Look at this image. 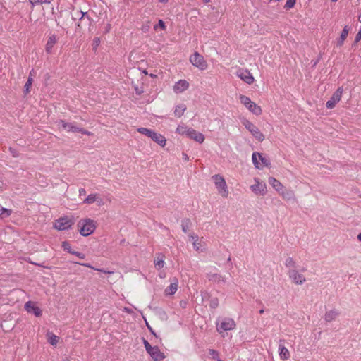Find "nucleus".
I'll return each mask as SVG.
<instances>
[{
	"instance_id": "29",
	"label": "nucleus",
	"mask_w": 361,
	"mask_h": 361,
	"mask_svg": "<svg viewBox=\"0 0 361 361\" xmlns=\"http://www.w3.org/2000/svg\"><path fill=\"white\" fill-rule=\"evenodd\" d=\"M186 110V106L185 104H180L176 106L175 111H174V115L176 117H180L184 114L185 111Z\"/></svg>"
},
{
	"instance_id": "3",
	"label": "nucleus",
	"mask_w": 361,
	"mask_h": 361,
	"mask_svg": "<svg viewBox=\"0 0 361 361\" xmlns=\"http://www.w3.org/2000/svg\"><path fill=\"white\" fill-rule=\"evenodd\" d=\"M212 179L214 181V184L219 194L224 197H227L228 195V190L227 184L223 176L219 174H216L212 176Z\"/></svg>"
},
{
	"instance_id": "62",
	"label": "nucleus",
	"mask_w": 361,
	"mask_h": 361,
	"mask_svg": "<svg viewBox=\"0 0 361 361\" xmlns=\"http://www.w3.org/2000/svg\"><path fill=\"white\" fill-rule=\"evenodd\" d=\"M332 2H336L338 0H331Z\"/></svg>"
},
{
	"instance_id": "33",
	"label": "nucleus",
	"mask_w": 361,
	"mask_h": 361,
	"mask_svg": "<svg viewBox=\"0 0 361 361\" xmlns=\"http://www.w3.org/2000/svg\"><path fill=\"white\" fill-rule=\"evenodd\" d=\"M137 131L141 133V134H143L145 135H146L147 137H150L152 133H153V130H151L148 128H140L137 129Z\"/></svg>"
},
{
	"instance_id": "46",
	"label": "nucleus",
	"mask_w": 361,
	"mask_h": 361,
	"mask_svg": "<svg viewBox=\"0 0 361 361\" xmlns=\"http://www.w3.org/2000/svg\"><path fill=\"white\" fill-rule=\"evenodd\" d=\"M361 40V28L355 36L354 44H357L358 42Z\"/></svg>"
},
{
	"instance_id": "7",
	"label": "nucleus",
	"mask_w": 361,
	"mask_h": 361,
	"mask_svg": "<svg viewBox=\"0 0 361 361\" xmlns=\"http://www.w3.org/2000/svg\"><path fill=\"white\" fill-rule=\"evenodd\" d=\"M189 237L192 240L193 247L197 252H204L207 250V245L203 240V238H199L194 233L189 234Z\"/></svg>"
},
{
	"instance_id": "54",
	"label": "nucleus",
	"mask_w": 361,
	"mask_h": 361,
	"mask_svg": "<svg viewBox=\"0 0 361 361\" xmlns=\"http://www.w3.org/2000/svg\"><path fill=\"white\" fill-rule=\"evenodd\" d=\"M357 240H358L359 241H360V242H361V233H359V234L357 235Z\"/></svg>"
},
{
	"instance_id": "57",
	"label": "nucleus",
	"mask_w": 361,
	"mask_h": 361,
	"mask_svg": "<svg viewBox=\"0 0 361 361\" xmlns=\"http://www.w3.org/2000/svg\"><path fill=\"white\" fill-rule=\"evenodd\" d=\"M169 0H159L160 2L161 3H166Z\"/></svg>"
},
{
	"instance_id": "24",
	"label": "nucleus",
	"mask_w": 361,
	"mask_h": 361,
	"mask_svg": "<svg viewBox=\"0 0 361 361\" xmlns=\"http://www.w3.org/2000/svg\"><path fill=\"white\" fill-rule=\"evenodd\" d=\"M348 33H349V28L348 26H345L341 34L340 37L336 41L338 46L341 47L343 44L344 41L346 39V38L348 35Z\"/></svg>"
},
{
	"instance_id": "60",
	"label": "nucleus",
	"mask_w": 361,
	"mask_h": 361,
	"mask_svg": "<svg viewBox=\"0 0 361 361\" xmlns=\"http://www.w3.org/2000/svg\"><path fill=\"white\" fill-rule=\"evenodd\" d=\"M358 20H359L360 22H361V15L359 16V18H358Z\"/></svg>"
},
{
	"instance_id": "13",
	"label": "nucleus",
	"mask_w": 361,
	"mask_h": 361,
	"mask_svg": "<svg viewBox=\"0 0 361 361\" xmlns=\"http://www.w3.org/2000/svg\"><path fill=\"white\" fill-rule=\"evenodd\" d=\"M94 202H96L98 206L104 204L103 200L97 193L90 194L83 200V203L87 204H91Z\"/></svg>"
},
{
	"instance_id": "8",
	"label": "nucleus",
	"mask_w": 361,
	"mask_h": 361,
	"mask_svg": "<svg viewBox=\"0 0 361 361\" xmlns=\"http://www.w3.org/2000/svg\"><path fill=\"white\" fill-rule=\"evenodd\" d=\"M343 92V87H338L335 92L333 94L330 99L326 102V106L327 109H331L335 107L337 103H338L342 97Z\"/></svg>"
},
{
	"instance_id": "44",
	"label": "nucleus",
	"mask_w": 361,
	"mask_h": 361,
	"mask_svg": "<svg viewBox=\"0 0 361 361\" xmlns=\"http://www.w3.org/2000/svg\"><path fill=\"white\" fill-rule=\"evenodd\" d=\"M219 305V300L217 298H213L210 302V307L212 308H216Z\"/></svg>"
},
{
	"instance_id": "26",
	"label": "nucleus",
	"mask_w": 361,
	"mask_h": 361,
	"mask_svg": "<svg viewBox=\"0 0 361 361\" xmlns=\"http://www.w3.org/2000/svg\"><path fill=\"white\" fill-rule=\"evenodd\" d=\"M207 278L210 281H213L215 283H220L221 281L224 283L226 281L224 278L217 273L207 274Z\"/></svg>"
},
{
	"instance_id": "30",
	"label": "nucleus",
	"mask_w": 361,
	"mask_h": 361,
	"mask_svg": "<svg viewBox=\"0 0 361 361\" xmlns=\"http://www.w3.org/2000/svg\"><path fill=\"white\" fill-rule=\"evenodd\" d=\"M47 337L48 339L49 343L52 345H56L59 341V337L56 335H54L51 332H48L47 334Z\"/></svg>"
},
{
	"instance_id": "35",
	"label": "nucleus",
	"mask_w": 361,
	"mask_h": 361,
	"mask_svg": "<svg viewBox=\"0 0 361 361\" xmlns=\"http://www.w3.org/2000/svg\"><path fill=\"white\" fill-rule=\"evenodd\" d=\"M257 158H258V152H254L252 156V162L256 168L261 169L262 166L259 165Z\"/></svg>"
},
{
	"instance_id": "4",
	"label": "nucleus",
	"mask_w": 361,
	"mask_h": 361,
	"mask_svg": "<svg viewBox=\"0 0 361 361\" xmlns=\"http://www.w3.org/2000/svg\"><path fill=\"white\" fill-rule=\"evenodd\" d=\"M243 126L249 130V132L259 142L264 140V135L260 132L259 128L247 119L242 121Z\"/></svg>"
},
{
	"instance_id": "56",
	"label": "nucleus",
	"mask_w": 361,
	"mask_h": 361,
	"mask_svg": "<svg viewBox=\"0 0 361 361\" xmlns=\"http://www.w3.org/2000/svg\"><path fill=\"white\" fill-rule=\"evenodd\" d=\"M149 331L152 332V334H153L155 336H157L155 333L154 332V331L149 326Z\"/></svg>"
},
{
	"instance_id": "2",
	"label": "nucleus",
	"mask_w": 361,
	"mask_h": 361,
	"mask_svg": "<svg viewBox=\"0 0 361 361\" xmlns=\"http://www.w3.org/2000/svg\"><path fill=\"white\" fill-rule=\"evenodd\" d=\"M78 231L82 236H88L94 233L97 228L96 222L89 218L80 219L77 224Z\"/></svg>"
},
{
	"instance_id": "45",
	"label": "nucleus",
	"mask_w": 361,
	"mask_h": 361,
	"mask_svg": "<svg viewBox=\"0 0 361 361\" xmlns=\"http://www.w3.org/2000/svg\"><path fill=\"white\" fill-rule=\"evenodd\" d=\"M209 354L210 355L212 356V359L214 360H217L219 361V355H218V353L214 350H209Z\"/></svg>"
},
{
	"instance_id": "6",
	"label": "nucleus",
	"mask_w": 361,
	"mask_h": 361,
	"mask_svg": "<svg viewBox=\"0 0 361 361\" xmlns=\"http://www.w3.org/2000/svg\"><path fill=\"white\" fill-rule=\"evenodd\" d=\"M74 224V221L68 217L64 216L57 219L54 225V227L59 231H63L70 228Z\"/></svg>"
},
{
	"instance_id": "47",
	"label": "nucleus",
	"mask_w": 361,
	"mask_h": 361,
	"mask_svg": "<svg viewBox=\"0 0 361 361\" xmlns=\"http://www.w3.org/2000/svg\"><path fill=\"white\" fill-rule=\"evenodd\" d=\"M78 133H80L82 134H84V135H92V133L90 132V131H87L86 130H85L84 128H80V130H79V132Z\"/></svg>"
},
{
	"instance_id": "28",
	"label": "nucleus",
	"mask_w": 361,
	"mask_h": 361,
	"mask_svg": "<svg viewBox=\"0 0 361 361\" xmlns=\"http://www.w3.org/2000/svg\"><path fill=\"white\" fill-rule=\"evenodd\" d=\"M247 109L255 115L259 116L262 114V111L260 106H257L255 102H252L248 106Z\"/></svg>"
},
{
	"instance_id": "41",
	"label": "nucleus",
	"mask_w": 361,
	"mask_h": 361,
	"mask_svg": "<svg viewBox=\"0 0 361 361\" xmlns=\"http://www.w3.org/2000/svg\"><path fill=\"white\" fill-rule=\"evenodd\" d=\"M295 1L296 0H287L284 8L287 10L293 8L295 4Z\"/></svg>"
},
{
	"instance_id": "48",
	"label": "nucleus",
	"mask_w": 361,
	"mask_h": 361,
	"mask_svg": "<svg viewBox=\"0 0 361 361\" xmlns=\"http://www.w3.org/2000/svg\"><path fill=\"white\" fill-rule=\"evenodd\" d=\"M73 255L77 256L78 257L80 258V259H84L85 258V255L82 252H73Z\"/></svg>"
},
{
	"instance_id": "32",
	"label": "nucleus",
	"mask_w": 361,
	"mask_h": 361,
	"mask_svg": "<svg viewBox=\"0 0 361 361\" xmlns=\"http://www.w3.org/2000/svg\"><path fill=\"white\" fill-rule=\"evenodd\" d=\"M240 101L247 108L252 102L249 97L245 95H240Z\"/></svg>"
},
{
	"instance_id": "55",
	"label": "nucleus",
	"mask_w": 361,
	"mask_h": 361,
	"mask_svg": "<svg viewBox=\"0 0 361 361\" xmlns=\"http://www.w3.org/2000/svg\"><path fill=\"white\" fill-rule=\"evenodd\" d=\"M80 14H81V18H80L82 19V18H83L85 17L86 13H83V12H80Z\"/></svg>"
},
{
	"instance_id": "34",
	"label": "nucleus",
	"mask_w": 361,
	"mask_h": 361,
	"mask_svg": "<svg viewBox=\"0 0 361 361\" xmlns=\"http://www.w3.org/2000/svg\"><path fill=\"white\" fill-rule=\"evenodd\" d=\"M258 158L260 159L262 166H269V164H270L269 160L267 158H266L265 157H264L262 155V154L258 153Z\"/></svg>"
},
{
	"instance_id": "15",
	"label": "nucleus",
	"mask_w": 361,
	"mask_h": 361,
	"mask_svg": "<svg viewBox=\"0 0 361 361\" xmlns=\"http://www.w3.org/2000/svg\"><path fill=\"white\" fill-rule=\"evenodd\" d=\"M59 123L61 124L63 130H66L67 132H79L80 127L76 126L74 123H68L63 120H60Z\"/></svg>"
},
{
	"instance_id": "12",
	"label": "nucleus",
	"mask_w": 361,
	"mask_h": 361,
	"mask_svg": "<svg viewBox=\"0 0 361 361\" xmlns=\"http://www.w3.org/2000/svg\"><path fill=\"white\" fill-rule=\"evenodd\" d=\"M236 75L247 84H252L254 82V78L247 69H239L236 72Z\"/></svg>"
},
{
	"instance_id": "53",
	"label": "nucleus",
	"mask_w": 361,
	"mask_h": 361,
	"mask_svg": "<svg viewBox=\"0 0 361 361\" xmlns=\"http://www.w3.org/2000/svg\"><path fill=\"white\" fill-rule=\"evenodd\" d=\"M79 264L85 266L86 267H90V268L92 267L89 264L79 263Z\"/></svg>"
},
{
	"instance_id": "27",
	"label": "nucleus",
	"mask_w": 361,
	"mask_h": 361,
	"mask_svg": "<svg viewBox=\"0 0 361 361\" xmlns=\"http://www.w3.org/2000/svg\"><path fill=\"white\" fill-rule=\"evenodd\" d=\"M279 351L281 359L286 360L290 358V352L284 345L280 344Z\"/></svg>"
},
{
	"instance_id": "5",
	"label": "nucleus",
	"mask_w": 361,
	"mask_h": 361,
	"mask_svg": "<svg viewBox=\"0 0 361 361\" xmlns=\"http://www.w3.org/2000/svg\"><path fill=\"white\" fill-rule=\"evenodd\" d=\"M190 61L193 66L198 68L201 71H204L207 68L208 64L204 60L203 56L198 52H195L190 57Z\"/></svg>"
},
{
	"instance_id": "37",
	"label": "nucleus",
	"mask_w": 361,
	"mask_h": 361,
	"mask_svg": "<svg viewBox=\"0 0 361 361\" xmlns=\"http://www.w3.org/2000/svg\"><path fill=\"white\" fill-rule=\"evenodd\" d=\"M32 82H33V79L31 77H29L27 79V81L25 83V87H24V88H25L24 91H25V94L29 92L30 88L32 86Z\"/></svg>"
},
{
	"instance_id": "43",
	"label": "nucleus",
	"mask_w": 361,
	"mask_h": 361,
	"mask_svg": "<svg viewBox=\"0 0 361 361\" xmlns=\"http://www.w3.org/2000/svg\"><path fill=\"white\" fill-rule=\"evenodd\" d=\"M158 27H160L162 30H164L166 29V26L162 20H159L158 25L154 26V30H157Z\"/></svg>"
},
{
	"instance_id": "17",
	"label": "nucleus",
	"mask_w": 361,
	"mask_h": 361,
	"mask_svg": "<svg viewBox=\"0 0 361 361\" xmlns=\"http://www.w3.org/2000/svg\"><path fill=\"white\" fill-rule=\"evenodd\" d=\"M151 357L154 360V361H163L165 358L164 353L161 352L159 348L157 346L149 353Z\"/></svg>"
},
{
	"instance_id": "16",
	"label": "nucleus",
	"mask_w": 361,
	"mask_h": 361,
	"mask_svg": "<svg viewBox=\"0 0 361 361\" xmlns=\"http://www.w3.org/2000/svg\"><path fill=\"white\" fill-rule=\"evenodd\" d=\"M189 87V83L185 80H180L173 86V91L176 93H181Z\"/></svg>"
},
{
	"instance_id": "22",
	"label": "nucleus",
	"mask_w": 361,
	"mask_h": 361,
	"mask_svg": "<svg viewBox=\"0 0 361 361\" xmlns=\"http://www.w3.org/2000/svg\"><path fill=\"white\" fill-rule=\"evenodd\" d=\"M178 280L176 279H174L173 281L171 283L170 286L165 289V294L166 295H173L178 289Z\"/></svg>"
},
{
	"instance_id": "10",
	"label": "nucleus",
	"mask_w": 361,
	"mask_h": 361,
	"mask_svg": "<svg viewBox=\"0 0 361 361\" xmlns=\"http://www.w3.org/2000/svg\"><path fill=\"white\" fill-rule=\"evenodd\" d=\"M236 324L235 321L231 318H224L220 324L219 327L217 328L218 331L221 333V331H226L235 329Z\"/></svg>"
},
{
	"instance_id": "39",
	"label": "nucleus",
	"mask_w": 361,
	"mask_h": 361,
	"mask_svg": "<svg viewBox=\"0 0 361 361\" xmlns=\"http://www.w3.org/2000/svg\"><path fill=\"white\" fill-rule=\"evenodd\" d=\"M143 343H144V345H145V350L147 352V353H149V352H151L155 348V346H152L149 344V343L147 341H146L145 339L143 340Z\"/></svg>"
},
{
	"instance_id": "14",
	"label": "nucleus",
	"mask_w": 361,
	"mask_h": 361,
	"mask_svg": "<svg viewBox=\"0 0 361 361\" xmlns=\"http://www.w3.org/2000/svg\"><path fill=\"white\" fill-rule=\"evenodd\" d=\"M25 309L29 313H33L36 317L42 315V310L39 307H37L35 302L28 301L25 305Z\"/></svg>"
},
{
	"instance_id": "50",
	"label": "nucleus",
	"mask_w": 361,
	"mask_h": 361,
	"mask_svg": "<svg viewBox=\"0 0 361 361\" xmlns=\"http://www.w3.org/2000/svg\"><path fill=\"white\" fill-rule=\"evenodd\" d=\"M86 195V190L84 188L79 189V196H85Z\"/></svg>"
},
{
	"instance_id": "23",
	"label": "nucleus",
	"mask_w": 361,
	"mask_h": 361,
	"mask_svg": "<svg viewBox=\"0 0 361 361\" xmlns=\"http://www.w3.org/2000/svg\"><path fill=\"white\" fill-rule=\"evenodd\" d=\"M269 183L279 193L284 186L282 185V183L276 179L275 178L270 177L269 178Z\"/></svg>"
},
{
	"instance_id": "9",
	"label": "nucleus",
	"mask_w": 361,
	"mask_h": 361,
	"mask_svg": "<svg viewBox=\"0 0 361 361\" xmlns=\"http://www.w3.org/2000/svg\"><path fill=\"white\" fill-rule=\"evenodd\" d=\"M288 276L292 281L298 285H302L306 281L305 277L302 274H300L296 269H290Z\"/></svg>"
},
{
	"instance_id": "42",
	"label": "nucleus",
	"mask_w": 361,
	"mask_h": 361,
	"mask_svg": "<svg viewBox=\"0 0 361 361\" xmlns=\"http://www.w3.org/2000/svg\"><path fill=\"white\" fill-rule=\"evenodd\" d=\"M30 2L32 5L42 4H49V3H50V0H30Z\"/></svg>"
},
{
	"instance_id": "52",
	"label": "nucleus",
	"mask_w": 361,
	"mask_h": 361,
	"mask_svg": "<svg viewBox=\"0 0 361 361\" xmlns=\"http://www.w3.org/2000/svg\"><path fill=\"white\" fill-rule=\"evenodd\" d=\"M182 157L185 161H188L189 157L185 153L182 154Z\"/></svg>"
},
{
	"instance_id": "19",
	"label": "nucleus",
	"mask_w": 361,
	"mask_h": 361,
	"mask_svg": "<svg viewBox=\"0 0 361 361\" xmlns=\"http://www.w3.org/2000/svg\"><path fill=\"white\" fill-rule=\"evenodd\" d=\"M57 40H58V38L56 35H51L49 37L47 44H46V47H45V50H46L47 53H48V54L51 53L52 48L57 42Z\"/></svg>"
},
{
	"instance_id": "38",
	"label": "nucleus",
	"mask_w": 361,
	"mask_h": 361,
	"mask_svg": "<svg viewBox=\"0 0 361 361\" xmlns=\"http://www.w3.org/2000/svg\"><path fill=\"white\" fill-rule=\"evenodd\" d=\"M0 212L1 214L2 218H4V217H7L11 215V210L6 209V208H1Z\"/></svg>"
},
{
	"instance_id": "51",
	"label": "nucleus",
	"mask_w": 361,
	"mask_h": 361,
	"mask_svg": "<svg viewBox=\"0 0 361 361\" xmlns=\"http://www.w3.org/2000/svg\"><path fill=\"white\" fill-rule=\"evenodd\" d=\"M9 150H10V152L12 154L13 157H18V153L16 152V150L13 149L12 148H10Z\"/></svg>"
},
{
	"instance_id": "58",
	"label": "nucleus",
	"mask_w": 361,
	"mask_h": 361,
	"mask_svg": "<svg viewBox=\"0 0 361 361\" xmlns=\"http://www.w3.org/2000/svg\"><path fill=\"white\" fill-rule=\"evenodd\" d=\"M159 276H160L161 278H164V277H165V274H159Z\"/></svg>"
},
{
	"instance_id": "49",
	"label": "nucleus",
	"mask_w": 361,
	"mask_h": 361,
	"mask_svg": "<svg viewBox=\"0 0 361 361\" xmlns=\"http://www.w3.org/2000/svg\"><path fill=\"white\" fill-rule=\"evenodd\" d=\"M99 43H100L99 38H97V37L94 38V41H93L94 48L96 49L99 46Z\"/></svg>"
},
{
	"instance_id": "1",
	"label": "nucleus",
	"mask_w": 361,
	"mask_h": 361,
	"mask_svg": "<svg viewBox=\"0 0 361 361\" xmlns=\"http://www.w3.org/2000/svg\"><path fill=\"white\" fill-rule=\"evenodd\" d=\"M176 132L180 135H185L199 143H202L205 139L204 135L202 133L184 125H179L176 128Z\"/></svg>"
},
{
	"instance_id": "25",
	"label": "nucleus",
	"mask_w": 361,
	"mask_h": 361,
	"mask_svg": "<svg viewBox=\"0 0 361 361\" xmlns=\"http://www.w3.org/2000/svg\"><path fill=\"white\" fill-rule=\"evenodd\" d=\"M283 199L290 200H293L295 197L294 192L290 190H287L285 187L283 190L279 193Z\"/></svg>"
},
{
	"instance_id": "20",
	"label": "nucleus",
	"mask_w": 361,
	"mask_h": 361,
	"mask_svg": "<svg viewBox=\"0 0 361 361\" xmlns=\"http://www.w3.org/2000/svg\"><path fill=\"white\" fill-rule=\"evenodd\" d=\"M154 264L157 269H162L165 266L164 255L161 253H158L154 259Z\"/></svg>"
},
{
	"instance_id": "31",
	"label": "nucleus",
	"mask_w": 361,
	"mask_h": 361,
	"mask_svg": "<svg viewBox=\"0 0 361 361\" xmlns=\"http://www.w3.org/2000/svg\"><path fill=\"white\" fill-rule=\"evenodd\" d=\"M285 265L290 268V269H295L296 267V263L292 257H288L286 259Z\"/></svg>"
},
{
	"instance_id": "40",
	"label": "nucleus",
	"mask_w": 361,
	"mask_h": 361,
	"mask_svg": "<svg viewBox=\"0 0 361 361\" xmlns=\"http://www.w3.org/2000/svg\"><path fill=\"white\" fill-rule=\"evenodd\" d=\"M62 247L63 248L64 250L68 251L71 254H73V252H74L71 250L70 244L66 241L63 242Z\"/></svg>"
},
{
	"instance_id": "36",
	"label": "nucleus",
	"mask_w": 361,
	"mask_h": 361,
	"mask_svg": "<svg viewBox=\"0 0 361 361\" xmlns=\"http://www.w3.org/2000/svg\"><path fill=\"white\" fill-rule=\"evenodd\" d=\"M189 226H190L189 219H184L182 221V224H181L182 230L185 233H188Z\"/></svg>"
},
{
	"instance_id": "59",
	"label": "nucleus",
	"mask_w": 361,
	"mask_h": 361,
	"mask_svg": "<svg viewBox=\"0 0 361 361\" xmlns=\"http://www.w3.org/2000/svg\"><path fill=\"white\" fill-rule=\"evenodd\" d=\"M264 310H263V309H262V310H259V313H260V314H263V313H264Z\"/></svg>"
},
{
	"instance_id": "18",
	"label": "nucleus",
	"mask_w": 361,
	"mask_h": 361,
	"mask_svg": "<svg viewBox=\"0 0 361 361\" xmlns=\"http://www.w3.org/2000/svg\"><path fill=\"white\" fill-rule=\"evenodd\" d=\"M340 315V312L337 310H331L327 311L324 314V319L327 322H331L334 320Z\"/></svg>"
},
{
	"instance_id": "21",
	"label": "nucleus",
	"mask_w": 361,
	"mask_h": 361,
	"mask_svg": "<svg viewBox=\"0 0 361 361\" xmlns=\"http://www.w3.org/2000/svg\"><path fill=\"white\" fill-rule=\"evenodd\" d=\"M150 138L161 147H164L166 145V140L163 135L153 131Z\"/></svg>"
},
{
	"instance_id": "11",
	"label": "nucleus",
	"mask_w": 361,
	"mask_h": 361,
	"mask_svg": "<svg viewBox=\"0 0 361 361\" xmlns=\"http://www.w3.org/2000/svg\"><path fill=\"white\" fill-rule=\"evenodd\" d=\"M255 184L251 185L250 188L256 195H264L267 191V186L264 183L260 182L258 178H255Z\"/></svg>"
},
{
	"instance_id": "61",
	"label": "nucleus",
	"mask_w": 361,
	"mask_h": 361,
	"mask_svg": "<svg viewBox=\"0 0 361 361\" xmlns=\"http://www.w3.org/2000/svg\"><path fill=\"white\" fill-rule=\"evenodd\" d=\"M204 2L207 3L209 2L210 0H203Z\"/></svg>"
}]
</instances>
